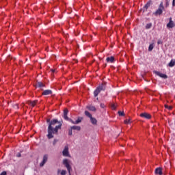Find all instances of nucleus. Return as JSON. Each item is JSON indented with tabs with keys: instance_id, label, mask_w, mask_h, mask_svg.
I'll use <instances>...</instances> for the list:
<instances>
[{
	"instance_id": "obj_1",
	"label": "nucleus",
	"mask_w": 175,
	"mask_h": 175,
	"mask_svg": "<svg viewBox=\"0 0 175 175\" xmlns=\"http://www.w3.org/2000/svg\"><path fill=\"white\" fill-rule=\"evenodd\" d=\"M62 127V123L61 122H59L58 120L56 119L52 120L48 126L47 138L51 139L55 137V135H58L59 130H61Z\"/></svg>"
},
{
	"instance_id": "obj_2",
	"label": "nucleus",
	"mask_w": 175,
	"mask_h": 175,
	"mask_svg": "<svg viewBox=\"0 0 175 175\" xmlns=\"http://www.w3.org/2000/svg\"><path fill=\"white\" fill-rule=\"evenodd\" d=\"M105 90H106V85H103V83H102L101 85L98 86V88H96V89L94 92V97H97L98 95H99V94L100 93V92L105 91Z\"/></svg>"
},
{
	"instance_id": "obj_3",
	"label": "nucleus",
	"mask_w": 175,
	"mask_h": 175,
	"mask_svg": "<svg viewBox=\"0 0 175 175\" xmlns=\"http://www.w3.org/2000/svg\"><path fill=\"white\" fill-rule=\"evenodd\" d=\"M164 10L163 3L161 1L159 4L158 9L153 13L154 16H160L163 13V10Z\"/></svg>"
},
{
	"instance_id": "obj_4",
	"label": "nucleus",
	"mask_w": 175,
	"mask_h": 175,
	"mask_svg": "<svg viewBox=\"0 0 175 175\" xmlns=\"http://www.w3.org/2000/svg\"><path fill=\"white\" fill-rule=\"evenodd\" d=\"M49 154H44L42 158V162L40 163V167H44V165L48 162Z\"/></svg>"
},
{
	"instance_id": "obj_5",
	"label": "nucleus",
	"mask_w": 175,
	"mask_h": 175,
	"mask_svg": "<svg viewBox=\"0 0 175 175\" xmlns=\"http://www.w3.org/2000/svg\"><path fill=\"white\" fill-rule=\"evenodd\" d=\"M63 164L65 165V167H66L67 170L68 171L69 173H70V170L72 169L69 161L68 159H65L63 160Z\"/></svg>"
},
{
	"instance_id": "obj_6",
	"label": "nucleus",
	"mask_w": 175,
	"mask_h": 175,
	"mask_svg": "<svg viewBox=\"0 0 175 175\" xmlns=\"http://www.w3.org/2000/svg\"><path fill=\"white\" fill-rule=\"evenodd\" d=\"M62 154L64 157H69L70 156V154H69V147L68 146H66L64 147V149L62 151Z\"/></svg>"
},
{
	"instance_id": "obj_7",
	"label": "nucleus",
	"mask_w": 175,
	"mask_h": 175,
	"mask_svg": "<svg viewBox=\"0 0 175 175\" xmlns=\"http://www.w3.org/2000/svg\"><path fill=\"white\" fill-rule=\"evenodd\" d=\"M139 116L147 120H150L151 118V115H150V113H147V112L140 113Z\"/></svg>"
},
{
	"instance_id": "obj_8",
	"label": "nucleus",
	"mask_w": 175,
	"mask_h": 175,
	"mask_svg": "<svg viewBox=\"0 0 175 175\" xmlns=\"http://www.w3.org/2000/svg\"><path fill=\"white\" fill-rule=\"evenodd\" d=\"M154 73L156 75H157L159 77H161V78H163V79H167V76L166 75V74H161V72H159V71L154 70Z\"/></svg>"
},
{
	"instance_id": "obj_9",
	"label": "nucleus",
	"mask_w": 175,
	"mask_h": 175,
	"mask_svg": "<svg viewBox=\"0 0 175 175\" xmlns=\"http://www.w3.org/2000/svg\"><path fill=\"white\" fill-rule=\"evenodd\" d=\"M36 87L40 88L41 90H44V88L46 87V85L44 83H42V82H37Z\"/></svg>"
},
{
	"instance_id": "obj_10",
	"label": "nucleus",
	"mask_w": 175,
	"mask_h": 175,
	"mask_svg": "<svg viewBox=\"0 0 175 175\" xmlns=\"http://www.w3.org/2000/svg\"><path fill=\"white\" fill-rule=\"evenodd\" d=\"M83 120V118L79 117L77 121L74 122L72 120H70V122L73 124H80Z\"/></svg>"
},
{
	"instance_id": "obj_11",
	"label": "nucleus",
	"mask_w": 175,
	"mask_h": 175,
	"mask_svg": "<svg viewBox=\"0 0 175 175\" xmlns=\"http://www.w3.org/2000/svg\"><path fill=\"white\" fill-rule=\"evenodd\" d=\"M69 113L68 109H64V119L66 121H70V119H69V118L68 117V114Z\"/></svg>"
},
{
	"instance_id": "obj_12",
	"label": "nucleus",
	"mask_w": 175,
	"mask_h": 175,
	"mask_svg": "<svg viewBox=\"0 0 175 175\" xmlns=\"http://www.w3.org/2000/svg\"><path fill=\"white\" fill-rule=\"evenodd\" d=\"M106 61H107V63L113 64L114 62L116 61V58L114 57V56L107 57L106 58Z\"/></svg>"
},
{
	"instance_id": "obj_13",
	"label": "nucleus",
	"mask_w": 175,
	"mask_h": 175,
	"mask_svg": "<svg viewBox=\"0 0 175 175\" xmlns=\"http://www.w3.org/2000/svg\"><path fill=\"white\" fill-rule=\"evenodd\" d=\"M175 27V24L172 21V18H170V22L167 24V27L169 29H172Z\"/></svg>"
},
{
	"instance_id": "obj_14",
	"label": "nucleus",
	"mask_w": 175,
	"mask_h": 175,
	"mask_svg": "<svg viewBox=\"0 0 175 175\" xmlns=\"http://www.w3.org/2000/svg\"><path fill=\"white\" fill-rule=\"evenodd\" d=\"M52 94H53V91L50 90H44L42 93V96H48V95H52Z\"/></svg>"
},
{
	"instance_id": "obj_15",
	"label": "nucleus",
	"mask_w": 175,
	"mask_h": 175,
	"mask_svg": "<svg viewBox=\"0 0 175 175\" xmlns=\"http://www.w3.org/2000/svg\"><path fill=\"white\" fill-rule=\"evenodd\" d=\"M38 100H34L33 101L29 100L27 101V103L29 105H31L33 107H34L38 103Z\"/></svg>"
},
{
	"instance_id": "obj_16",
	"label": "nucleus",
	"mask_w": 175,
	"mask_h": 175,
	"mask_svg": "<svg viewBox=\"0 0 175 175\" xmlns=\"http://www.w3.org/2000/svg\"><path fill=\"white\" fill-rule=\"evenodd\" d=\"M86 108L90 111H96V108L94 105H88Z\"/></svg>"
},
{
	"instance_id": "obj_17",
	"label": "nucleus",
	"mask_w": 175,
	"mask_h": 175,
	"mask_svg": "<svg viewBox=\"0 0 175 175\" xmlns=\"http://www.w3.org/2000/svg\"><path fill=\"white\" fill-rule=\"evenodd\" d=\"M90 122L93 125H97L98 121L96 118L92 117L90 118Z\"/></svg>"
},
{
	"instance_id": "obj_18",
	"label": "nucleus",
	"mask_w": 175,
	"mask_h": 175,
	"mask_svg": "<svg viewBox=\"0 0 175 175\" xmlns=\"http://www.w3.org/2000/svg\"><path fill=\"white\" fill-rule=\"evenodd\" d=\"M71 129L80 131L81 130V127L79 126H71Z\"/></svg>"
},
{
	"instance_id": "obj_19",
	"label": "nucleus",
	"mask_w": 175,
	"mask_h": 175,
	"mask_svg": "<svg viewBox=\"0 0 175 175\" xmlns=\"http://www.w3.org/2000/svg\"><path fill=\"white\" fill-rule=\"evenodd\" d=\"M155 174L159 175H162L161 168L159 167L155 170Z\"/></svg>"
},
{
	"instance_id": "obj_20",
	"label": "nucleus",
	"mask_w": 175,
	"mask_h": 175,
	"mask_svg": "<svg viewBox=\"0 0 175 175\" xmlns=\"http://www.w3.org/2000/svg\"><path fill=\"white\" fill-rule=\"evenodd\" d=\"M85 115L87 117H88L90 119L91 118H93L92 113H90V112H89V111H85Z\"/></svg>"
},
{
	"instance_id": "obj_21",
	"label": "nucleus",
	"mask_w": 175,
	"mask_h": 175,
	"mask_svg": "<svg viewBox=\"0 0 175 175\" xmlns=\"http://www.w3.org/2000/svg\"><path fill=\"white\" fill-rule=\"evenodd\" d=\"M174 65H175V61H174V60H171L170 61V62L169 63V66L170 67H173V66H174Z\"/></svg>"
},
{
	"instance_id": "obj_22",
	"label": "nucleus",
	"mask_w": 175,
	"mask_h": 175,
	"mask_svg": "<svg viewBox=\"0 0 175 175\" xmlns=\"http://www.w3.org/2000/svg\"><path fill=\"white\" fill-rule=\"evenodd\" d=\"M152 27V23H147L146 25V29H150Z\"/></svg>"
},
{
	"instance_id": "obj_23",
	"label": "nucleus",
	"mask_w": 175,
	"mask_h": 175,
	"mask_svg": "<svg viewBox=\"0 0 175 175\" xmlns=\"http://www.w3.org/2000/svg\"><path fill=\"white\" fill-rule=\"evenodd\" d=\"M150 2L148 1V2H147V3L144 5V8H145L146 10H147V9L150 7Z\"/></svg>"
},
{
	"instance_id": "obj_24",
	"label": "nucleus",
	"mask_w": 175,
	"mask_h": 175,
	"mask_svg": "<svg viewBox=\"0 0 175 175\" xmlns=\"http://www.w3.org/2000/svg\"><path fill=\"white\" fill-rule=\"evenodd\" d=\"M118 115H119L120 116H124L125 115L124 111H118Z\"/></svg>"
},
{
	"instance_id": "obj_25",
	"label": "nucleus",
	"mask_w": 175,
	"mask_h": 175,
	"mask_svg": "<svg viewBox=\"0 0 175 175\" xmlns=\"http://www.w3.org/2000/svg\"><path fill=\"white\" fill-rule=\"evenodd\" d=\"M72 127H70V129L68 130V135L71 136L73 135V132H72Z\"/></svg>"
},
{
	"instance_id": "obj_26",
	"label": "nucleus",
	"mask_w": 175,
	"mask_h": 175,
	"mask_svg": "<svg viewBox=\"0 0 175 175\" xmlns=\"http://www.w3.org/2000/svg\"><path fill=\"white\" fill-rule=\"evenodd\" d=\"M111 107L113 110H116V109H117V105H116V104H111Z\"/></svg>"
},
{
	"instance_id": "obj_27",
	"label": "nucleus",
	"mask_w": 175,
	"mask_h": 175,
	"mask_svg": "<svg viewBox=\"0 0 175 175\" xmlns=\"http://www.w3.org/2000/svg\"><path fill=\"white\" fill-rule=\"evenodd\" d=\"M124 124H131V119L124 120Z\"/></svg>"
},
{
	"instance_id": "obj_28",
	"label": "nucleus",
	"mask_w": 175,
	"mask_h": 175,
	"mask_svg": "<svg viewBox=\"0 0 175 175\" xmlns=\"http://www.w3.org/2000/svg\"><path fill=\"white\" fill-rule=\"evenodd\" d=\"M152 49H153V45L151 44H150V46H149L148 51H151Z\"/></svg>"
},
{
	"instance_id": "obj_29",
	"label": "nucleus",
	"mask_w": 175,
	"mask_h": 175,
	"mask_svg": "<svg viewBox=\"0 0 175 175\" xmlns=\"http://www.w3.org/2000/svg\"><path fill=\"white\" fill-rule=\"evenodd\" d=\"M165 107L166 109H168L169 110H172V106H170V107H169V105H165Z\"/></svg>"
},
{
	"instance_id": "obj_30",
	"label": "nucleus",
	"mask_w": 175,
	"mask_h": 175,
	"mask_svg": "<svg viewBox=\"0 0 175 175\" xmlns=\"http://www.w3.org/2000/svg\"><path fill=\"white\" fill-rule=\"evenodd\" d=\"M100 107L102 108V109H105L106 107V105H105V104L102 103L100 104Z\"/></svg>"
},
{
	"instance_id": "obj_31",
	"label": "nucleus",
	"mask_w": 175,
	"mask_h": 175,
	"mask_svg": "<svg viewBox=\"0 0 175 175\" xmlns=\"http://www.w3.org/2000/svg\"><path fill=\"white\" fill-rule=\"evenodd\" d=\"M61 175H66V170H62Z\"/></svg>"
},
{
	"instance_id": "obj_32",
	"label": "nucleus",
	"mask_w": 175,
	"mask_h": 175,
	"mask_svg": "<svg viewBox=\"0 0 175 175\" xmlns=\"http://www.w3.org/2000/svg\"><path fill=\"white\" fill-rule=\"evenodd\" d=\"M58 140L57 139H54L53 142V145L55 146L57 143Z\"/></svg>"
},
{
	"instance_id": "obj_33",
	"label": "nucleus",
	"mask_w": 175,
	"mask_h": 175,
	"mask_svg": "<svg viewBox=\"0 0 175 175\" xmlns=\"http://www.w3.org/2000/svg\"><path fill=\"white\" fill-rule=\"evenodd\" d=\"M165 1H166L165 7L167 8L169 6V1L168 0H165Z\"/></svg>"
},
{
	"instance_id": "obj_34",
	"label": "nucleus",
	"mask_w": 175,
	"mask_h": 175,
	"mask_svg": "<svg viewBox=\"0 0 175 175\" xmlns=\"http://www.w3.org/2000/svg\"><path fill=\"white\" fill-rule=\"evenodd\" d=\"M0 175H7V172H3L2 173L0 174Z\"/></svg>"
},
{
	"instance_id": "obj_35",
	"label": "nucleus",
	"mask_w": 175,
	"mask_h": 175,
	"mask_svg": "<svg viewBox=\"0 0 175 175\" xmlns=\"http://www.w3.org/2000/svg\"><path fill=\"white\" fill-rule=\"evenodd\" d=\"M172 5H173V6H175V0H173V1H172Z\"/></svg>"
},
{
	"instance_id": "obj_36",
	"label": "nucleus",
	"mask_w": 175,
	"mask_h": 175,
	"mask_svg": "<svg viewBox=\"0 0 175 175\" xmlns=\"http://www.w3.org/2000/svg\"><path fill=\"white\" fill-rule=\"evenodd\" d=\"M51 122V121L50 119H48V120H46V122L49 123V124H50Z\"/></svg>"
},
{
	"instance_id": "obj_37",
	"label": "nucleus",
	"mask_w": 175,
	"mask_h": 175,
	"mask_svg": "<svg viewBox=\"0 0 175 175\" xmlns=\"http://www.w3.org/2000/svg\"><path fill=\"white\" fill-rule=\"evenodd\" d=\"M17 157H21V154L18 153L17 155H16Z\"/></svg>"
},
{
	"instance_id": "obj_38",
	"label": "nucleus",
	"mask_w": 175,
	"mask_h": 175,
	"mask_svg": "<svg viewBox=\"0 0 175 175\" xmlns=\"http://www.w3.org/2000/svg\"><path fill=\"white\" fill-rule=\"evenodd\" d=\"M52 72H55V70H53Z\"/></svg>"
},
{
	"instance_id": "obj_39",
	"label": "nucleus",
	"mask_w": 175,
	"mask_h": 175,
	"mask_svg": "<svg viewBox=\"0 0 175 175\" xmlns=\"http://www.w3.org/2000/svg\"><path fill=\"white\" fill-rule=\"evenodd\" d=\"M158 44H160V42H159V41H158Z\"/></svg>"
},
{
	"instance_id": "obj_40",
	"label": "nucleus",
	"mask_w": 175,
	"mask_h": 175,
	"mask_svg": "<svg viewBox=\"0 0 175 175\" xmlns=\"http://www.w3.org/2000/svg\"><path fill=\"white\" fill-rule=\"evenodd\" d=\"M16 107H18V105H16Z\"/></svg>"
}]
</instances>
